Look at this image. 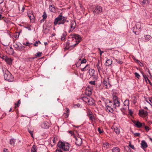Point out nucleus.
I'll return each instance as SVG.
<instances>
[{"label": "nucleus", "mask_w": 152, "mask_h": 152, "mask_svg": "<svg viewBox=\"0 0 152 152\" xmlns=\"http://www.w3.org/2000/svg\"><path fill=\"white\" fill-rule=\"evenodd\" d=\"M62 15V13L61 12L58 16L55 19L54 22V25L63 24L65 23L67 18L63 16Z\"/></svg>", "instance_id": "obj_1"}, {"label": "nucleus", "mask_w": 152, "mask_h": 152, "mask_svg": "<svg viewBox=\"0 0 152 152\" xmlns=\"http://www.w3.org/2000/svg\"><path fill=\"white\" fill-rule=\"evenodd\" d=\"M4 69L3 70V71L4 73V70L5 71V73L4 75V79L9 82L13 81L14 80V77L10 73L8 70L5 69Z\"/></svg>", "instance_id": "obj_2"}, {"label": "nucleus", "mask_w": 152, "mask_h": 152, "mask_svg": "<svg viewBox=\"0 0 152 152\" xmlns=\"http://www.w3.org/2000/svg\"><path fill=\"white\" fill-rule=\"evenodd\" d=\"M71 36L72 38L75 39L76 42V43L73 45L74 47H75L81 42L82 38L80 35L77 34H74Z\"/></svg>", "instance_id": "obj_3"}, {"label": "nucleus", "mask_w": 152, "mask_h": 152, "mask_svg": "<svg viewBox=\"0 0 152 152\" xmlns=\"http://www.w3.org/2000/svg\"><path fill=\"white\" fill-rule=\"evenodd\" d=\"M140 24L139 23H137L135 27L133 28V32L135 34H139V32H140L141 31V30H140L141 28Z\"/></svg>", "instance_id": "obj_4"}, {"label": "nucleus", "mask_w": 152, "mask_h": 152, "mask_svg": "<svg viewBox=\"0 0 152 152\" xmlns=\"http://www.w3.org/2000/svg\"><path fill=\"white\" fill-rule=\"evenodd\" d=\"M102 7L101 6H97L93 9L94 13L99 14L102 12Z\"/></svg>", "instance_id": "obj_5"}, {"label": "nucleus", "mask_w": 152, "mask_h": 152, "mask_svg": "<svg viewBox=\"0 0 152 152\" xmlns=\"http://www.w3.org/2000/svg\"><path fill=\"white\" fill-rule=\"evenodd\" d=\"M124 106L123 107L122 109H121V111H122V109L124 110H126L127 109H129V100L126 99L124 102Z\"/></svg>", "instance_id": "obj_6"}, {"label": "nucleus", "mask_w": 152, "mask_h": 152, "mask_svg": "<svg viewBox=\"0 0 152 152\" xmlns=\"http://www.w3.org/2000/svg\"><path fill=\"white\" fill-rule=\"evenodd\" d=\"M75 137L76 139V141H75V144L79 146H80L82 142V140L81 138L78 137Z\"/></svg>", "instance_id": "obj_7"}, {"label": "nucleus", "mask_w": 152, "mask_h": 152, "mask_svg": "<svg viewBox=\"0 0 152 152\" xmlns=\"http://www.w3.org/2000/svg\"><path fill=\"white\" fill-rule=\"evenodd\" d=\"M139 114L140 116H143L145 117L147 116L148 113L147 111H145L143 109H142L141 110H139Z\"/></svg>", "instance_id": "obj_8"}, {"label": "nucleus", "mask_w": 152, "mask_h": 152, "mask_svg": "<svg viewBox=\"0 0 152 152\" xmlns=\"http://www.w3.org/2000/svg\"><path fill=\"white\" fill-rule=\"evenodd\" d=\"M105 104L106 105L105 107V109L106 111L107 112H113L114 110V108H113V107H111L109 106V105H107L106 102L105 103Z\"/></svg>", "instance_id": "obj_9"}, {"label": "nucleus", "mask_w": 152, "mask_h": 152, "mask_svg": "<svg viewBox=\"0 0 152 152\" xmlns=\"http://www.w3.org/2000/svg\"><path fill=\"white\" fill-rule=\"evenodd\" d=\"M76 24L75 21L72 20L71 22L70 25V31H73L75 28Z\"/></svg>", "instance_id": "obj_10"}, {"label": "nucleus", "mask_w": 152, "mask_h": 152, "mask_svg": "<svg viewBox=\"0 0 152 152\" xmlns=\"http://www.w3.org/2000/svg\"><path fill=\"white\" fill-rule=\"evenodd\" d=\"M88 88L90 89V90L87 89L85 93L87 96H90L92 94L93 88L92 86H88Z\"/></svg>", "instance_id": "obj_11"}, {"label": "nucleus", "mask_w": 152, "mask_h": 152, "mask_svg": "<svg viewBox=\"0 0 152 152\" xmlns=\"http://www.w3.org/2000/svg\"><path fill=\"white\" fill-rule=\"evenodd\" d=\"M113 102L115 107V109L116 107H118L119 106L120 103L119 101V99L113 100Z\"/></svg>", "instance_id": "obj_12"}, {"label": "nucleus", "mask_w": 152, "mask_h": 152, "mask_svg": "<svg viewBox=\"0 0 152 152\" xmlns=\"http://www.w3.org/2000/svg\"><path fill=\"white\" fill-rule=\"evenodd\" d=\"M41 126L42 128L48 129L49 127V123L46 121L44 122L41 124Z\"/></svg>", "instance_id": "obj_13"}, {"label": "nucleus", "mask_w": 152, "mask_h": 152, "mask_svg": "<svg viewBox=\"0 0 152 152\" xmlns=\"http://www.w3.org/2000/svg\"><path fill=\"white\" fill-rule=\"evenodd\" d=\"M141 147L143 149L146 148L148 145L146 142L144 140L142 141L141 143Z\"/></svg>", "instance_id": "obj_14"}, {"label": "nucleus", "mask_w": 152, "mask_h": 152, "mask_svg": "<svg viewBox=\"0 0 152 152\" xmlns=\"http://www.w3.org/2000/svg\"><path fill=\"white\" fill-rule=\"evenodd\" d=\"M28 16L29 18L31 21L32 23L35 21V17L33 14L29 13L28 14Z\"/></svg>", "instance_id": "obj_15"}, {"label": "nucleus", "mask_w": 152, "mask_h": 152, "mask_svg": "<svg viewBox=\"0 0 152 152\" xmlns=\"http://www.w3.org/2000/svg\"><path fill=\"white\" fill-rule=\"evenodd\" d=\"M69 144L67 143L64 145V147L62 148L63 150L64 151H69Z\"/></svg>", "instance_id": "obj_16"}, {"label": "nucleus", "mask_w": 152, "mask_h": 152, "mask_svg": "<svg viewBox=\"0 0 152 152\" xmlns=\"http://www.w3.org/2000/svg\"><path fill=\"white\" fill-rule=\"evenodd\" d=\"M113 128L114 129V131L117 134H118L120 133V129L117 127L113 126Z\"/></svg>", "instance_id": "obj_17"}, {"label": "nucleus", "mask_w": 152, "mask_h": 152, "mask_svg": "<svg viewBox=\"0 0 152 152\" xmlns=\"http://www.w3.org/2000/svg\"><path fill=\"white\" fill-rule=\"evenodd\" d=\"M112 63V59H107L105 64V66H109Z\"/></svg>", "instance_id": "obj_18"}, {"label": "nucleus", "mask_w": 152, "mask_h": 152, "mask_svg": "<svg viewBox=\"0 0 152 152\" xmlns=\"http://www.w3.org/2000/svg\"><path fill=\"white\" fill-rule=\"evenodd\" d=\"M121 0H110V1L113 4L118 5L121 1Z\"/></svg>", "instance_id": "obj_19"}, {"label": "nucleus", "mask_w": 152, "mask_h": 152, "mask_svg": "<svg viewBox=\"0 0 152 152\" xmlns=\"http://www.w3.org/2000/svg\"><path fill=\"white\" fill-rule=\"evenodd\" d=\"M65 144L63 142H59L57 144V146L60 148L62 149L64 146Z\"/></svg>", "instance_id": "obj_20"}, {"label": "nucleus", "mask_w": 152, "mask_h": 152, "mask_svg": "<svg viewBox=\"0 0 152 152\" xmlns=\"http://www.w3.org/2000/svg\"><path fill=\"white\" fill-rule=\"evenodd\" d=\"M5 60L7 64L9 65H10L12 64V61L10 58H9L6 56L5 57Z\"/></svg>", "instance_id": "obj_21"}, {"label": "nucleus", "mask_w": 152, "mask_h": 152, "mask_svg": "<svg viewBox=\"0 0 152 152\" xmlns=\"http://www.w3.org/2000/svg\"><path fill=\"white\" fill-rule=\"evenodd\" d=\"M49 9L52 12H55L56 9L54 5H50L49 6Z\"/></svg>", "instance_id": "obj_22"}, {"label": "nucleus", "mask_w": 152, "mask_h": 152, "mask_svg": "<svg viewBox=\"0 0 152 152\" xmlns=\"http://www.w3.org/2000/svg\"><path fill=\"white\" fill-rule=\"evenodd\" d=\"M120 149L118 147H114L112 149V152H120Z\"/></svg>", "instance_id": "obj_23"}, {"label": "nucleus", "mask_w": 152, "mask_h": 152, "mask_svg": "<svg viewBox=\"0 0 152 152\" xmlns=\"http://www.w3.org/2000/svg\"><path fill=\"white\" fill-rule=\"evenodd\" d=\"M145 101L151 106L152 105V102L151 101V98H147L145 99Z\"/></svg>", "instance_id": "obj_24"}, {"label": "nucleus", "mask_w": 152, "mask_h": 152, "mask_svg": "<svg viewBox=\"0 0 152 152\" xmlns=\"http://www.w3.org/2000/svg\"><path fill=\"white\" fill-rule=\"evenodd\" d=\"M134 123L136 125V126L138 128H140L142 126V123L138 121H137V122Z\"/></svg>", "instance_id": "obj_25"}, {"label": "nucleus", "mask_w": 152, "mask_h": 152, "mask_svg": "<svg viewBox=\"0 0 152 152\" xmlns=\"http://www.w3.org/2000/svg\"><path fill=\"white\" fill-rule=\"evenodd\" d=\"M89 68V66L87 64L83 68L81 69V70L82 71H84L88 70Z\"/></svg>", "instance_id": "obj_26"}, {"label": "nucleus", "mask_w": 152, "mask_h": 152, "mask_svg": "<svg viewBox=\"0 0 152 152\" xmlns=\"http://www.w3.org/2000/svg\"><path fill=\"white\" fill-rule=\"evenodd\" d=\"M107 101L109 102V104H107V105H109V106L111 107H113V108H115V107L113 104V102H112V101L109 100H108Z\"/></svg>", "instance_id": "obj_27"}, {"label": "nucleus", "mask_w": 152, "mask_h": 152, "mask_svg": "<svg viewBox=\"0 0 152 152\" xmlns=\"http://www.w3.org/2000/svg\"><path fill=\"white\" fill-rule=\"evenodd\" d=\"M67 34L65 32H64V33L62 34V36H61V40H64L65 38V37L66 35Z\"/></svg>", "instance_id": "obj_28"}, {"label": "nucleus", "mask_w": 152, "mask_h": 152, "mask_svg": "<svg viewBox=\"0 0 152 152\" xmlns=\"http://www.w3.org/2000/svg\"><path fill=\"white\" fill-rule=\"evenodd\" d=\"M37 146L33 145L31 149V152H37Z\"/></svg>", "instance_id": "obj_29"}, {"label": "nucleus", "mask_w": 152, "mask_h": 152, "mask_svg": "<svg viewBox=\"0 0 152 152\" xmlns=\"http://www.w3.org/2000/svg\"><path fill=\"white\" fill-rule=\"evenodd\" d=\"M66 113H64V114L65 115L66 118H67L69 115V110L68 108H66Z\"/></svg>", "instance_id": "obj_30"}, {"label": "nucleus", "mask_w": 152, "mask_h": 152, "mask_svg": "<svg viewBox=\"0 0 152 152\" xmlns=\"http://www.w3.org/2000/svg\"><path fill=\"white\" fill-rule=\"evenodd\" d=\"M83 99L84 101L86 102L89 103L90 99L89 98L86 97H84Z\"/></svg>", "instance_id": "obj_31"}, {"label": "nucleus", "mask_w": 152, "mask_h": 152, "mask_svg": "<svg viewBox=\"0 0 152 152\" xmlns=\"http://www.w3.org/2000/svg\"><path fill=\"white\" fill-rule=\"evenodd\" d=\"M110 144L107 142H105L103 144V146L106 148H108Z\"/></svg>", "instance_id": "obj_32"}, {"label": "nucleus", "mask_w": 152, "mask_h": 152, "mask_svg": "<svg viewBox=\"0 0 152 152\" xmlns=\"http://www.w3.org/2000/svg\"><path fill=\"white\" fill-rule=\"evenodd\" d=\"M15 139H11L10 140V144L11 145H12L13 146H14V145H15Z\"/></svg>", "instance_id": "obj_33"}, {"label": "nucleus", "mask_w": 152, "mask_h": 152, "mask_svg": "<svg viewBox=\"0 0 152 152\" xmlns=\"http://www.w3.org/2000/svg\"><path fill=\"white\" fill-rule=\"evenodd\" d=\"M144 37L145 38V40H146L147 41H149L151 38V37L149 35H145Z\"/></svg>", "instance_id": "obj_34"}, {"label": "nucleus", "mask_w": 152, "mask_h": 152, "mask_svg": "<svg viewBox=\"0 0 152 152\" xmlns=\"http://www.w3.org/2000/svg\"><path fill=\"white\" fill-rule=\"evenodd\" d=\"M25 48V47L23 45H21L20 46H19V47L18 48V50L19 51H22L24 50Z\"/></svg>", "instance_id": "obj_35"}, {"label": "nucleus", "mask_w": 152, "mask_h": 152, "mask_svg": "<svg viewBox=\"0 0 152 152\" xmlns=\"http://www.w3.org/2000/svg\"><path fill=\"white\" fill-rule=\"evenodd\" d=\"M72 46H73L74 47V46H73V45H70V43H69V42H66V48L67 49H68V47H71Z\"/></svg>", "instance_id": "obj_36"}, {"label": "nucleus", "mask_w": 152, "mask_h": 152, "mask_svg": "<svg viewBox=\"0 0 152 152\" xmlns=\"http://www.w3.org/2000/svg\"><path fill=\"white\" fill-rule=\"evenodd\" d=\"M96 68L98 70V71L99 73H100V71L101 70V68L99 66V63H98L96 65Z\"/></svg>", "instance_id": "obj_37"}, {"label": "nucleus", "mask_w": 152, "mask_h": 152, "mask_svg": "<svg viewBox=\"0 0 152 152\" xmlns=\"http://www.w3.org/2000/svg\"><path fill=\"white\" fill-rule=\"evenodd\" d=\"M39 43L41 44V42L39 41H36L35 42L34 44V46H37L38 45Z\"/></svg>", "instance_id": "obj_38"}, {"label": "nucleus", "mask_w": 152, "mask_h": 152, "mask_svg": "<svg viewBox=\"0 0 152 152\" xmlns=\"http://www.w3.org/2000/svg\"><path fill=\"white\" fill-rule=\"evenodd\" d=\"M89 119L92 121L94 120V116L92 114H90L89 115Z\"/></svg>", "instance_id": "obj_39"}, {"label": "nucleus", "mask_w": 152, "mask_h": 152, "mask_svg": "<svg viewBox=\"0 0 152 152\" xmlns=\"http://www.w3.org/2000/svg\"><path fill=\"white\" fill-rule=\"evenodd\" d=\"M20 104V99L18 101V103H15V107H19V106Z\"/></svg>", "instance_id": "obj_40"}, {"label": "nucleus", "mask_w": 152, "mask_h": 152, "mask_svg": "<svg viewBox=\"0 0 152 152\" xmlns=\"http://www.w3.org/2000/svg\"><path fill=\"white\" fill-rule=\"evenodd\" d=\"M13 46L15 48H18L19 47V45H18V43L16 42L14 43Z\"/></svg>", "instance_id": "obj_41"}, {"label": "nucleus", "mask_w": 152, "mask_h": 152, "mask_svg": "<svg viewBox=\"0 0 152 152\" xmlns=\"http://www.w3.org/2000/svg\"><path fill=\"white\" fill-rule=\"evenodd\" d=\"M42 54V52H38L36 53L35 54V56L38 57H40L41 56Z\"/></svg>", "instance_id": "obj_42"}, {"label": "nucleus", "mask_w": 152, "mask_h": 152, "mask_svg": "<svg viewBox=\"0 0 152 152\" xmlns=\"http://www.w3.org/2000/svg\"><path fill=\"white\" fill-rule=\"evenodd\" d=\"M113 100H115V99H118V98L116 95H114L113 94Z\"/></svg>", "instance_id": "obj_43"}, {"label": "nucleus", "mask_w": 152, "mask_h": 152, "mask_svg": "<svg viewBox=\"0 0 152 152\" xmlns=\"http://www.w3.org/2000/svg\"><path fill=\"white\" fill-rule=\"evenodd\" d=\"M95 82L96 81L95 80L92 81H90L89 82V83L91 85H95Z\"/></svg>", "instance_id": "obj_44"}, {"label": "nucleus", "mask_w": 152, "mask_h": 152, "mask_svg": "<svg viewBox=\"0 0 152 152\" xmlns=\"http://www.w3.org/2000/svg\"><path fill=\"white\" fill-rule=\"evenodd\" d=\"M134 75L137 78H139L140 75L138 73L136 72H135L134 73Z\"/></svg>", "instance_id": "obj_45"}, {"label": "nucleus", "mask_w": 152, "mask_h": 152, "mask_svg": "<svg viewBox=\"0 0 152 152\" xmlns=\"http://www.w3.org/2000/svg\"><path fill=\"white\" fill-rule=\"evenodd\" d=\"M115 60L119 64H121L123 63L122 61L120 60L116 59Z\"/></svg>", "instance_id": "obj_46"}, {"label": "nucleus", "mask_w": 152, "mask_h": 152, "mask_svg": "<svg viewBox=\"0 0 152 152\" xmlns=\"http://www.w3.org/2000/svg\"><path fill=\"white\" fill-rule=\"evenodd\" d=\"M42 17L44 18V19H46L47 17V15L46 14V13L45 12H44L43 13V14L42 15Z\"/></svg>", "instance_id": "obj_47"}, {"label": "nucleus", "mask_w": 152, "mask_h": 152, "mask_svg": "<svg viewBox=\"0 0 152 152\" xmlns=\"http://www.w3.org/2000/svg\"><path fill=\"white\" fill-rule=\"evenodd\" d=\"M103 83L106 86V87H107V85L109 83H108L107 81L105 80H104L103 82Z\"/></svg>", "instance_id": "obj_48"}, {"label": "nucleus", "mask_w": 152, "mask_h": 152, "mask_svg": "<svg viewBox=\"0 0 152 152\" xmlns=\"http://www.w3.org/2000/svg\"><path fill=\"white\" fill-rule=\"evenodd\" d=\"M86 62V60L85 59L83 58V59L81 60V61L80 62L81 64H83V63H85Z\"/></svg>", "instance_id": "obj_49"}, {"label": "nucleus", "mask_w": 152, "mask_h": 152, "mask_svg": "<svg viewBox=\"0 0 152 152\" xmlns=\"http://www.w3.org/2000/svg\"><path fill=\"white\" fill-rule=\"evenodd\" d=\"M28 132H29L30 133V134L31 135V136L32 137H33V131H31L30 130H29L28 129Z\"/></svg>", "instance_id": "obj_50"}, {"label": "nucleus", "mask_w": 152, "mask_h": 152, "mask_svg": "<svg viewBox=\"0 0 152 152\" xmlns=\"http://www.w3.org/2000/svg\"><path fill=\"white\" fill-rule=\"evenodd\" d=\"M98 131L99 132V134H101L103 132V131L101 130L100 127L98 128Z\"/></svg>", "instance_id": "obj_51"}, {"label": "nucleus", "mask_w": 152, "mask_h": 152, "mask_svg": "<svg viewBox=\"0 0 152 152\" xmlns=\"http://www.w3.org/2000/svg\"><path fill=\"white\" fill-rule=\"evenodd\" d=\"M23 44L24 45L29 46L30 44L28 42H26V43H23Z\"/></svg>", "instance_id": "obj_52"}, {"label": "nucleus", "mask_w": 152, "mask_h": 152, "mask_svg": "<svg viewBox=\"0 0 152 152\" xmlns=\"http://www.w3.org/2000/svg\"><path fill=\"white\" fill-rule=\"evenodd\" d=\"M134 137H138L140 135V133H134Z\"/></svg>", "instance_id": "obj_53"}, {"label": "nucleus", "mask_w": 152, "mask_h": 152, "mask_svg": "<svg viewBox=\"0 0 152 152\" xmlns=\"http://www.w3.org/2000/svg\"><path fill=\"white\" fill-rule=\"evenodd\" d=\"M87 114L88 115H90V114H92L91 112V110L89 109H88L87 110Z\"/></svg>", "instance_id": "obj_54"}, {"label": "nucleus", "mask_w": 152, "mask_h": 152, "mask_svg": "<svg viewBox=\"0 0 152 152\" xmlns=\"http://www.w3.org/2000/svg\"><path fill=\"white\" fill-rule=\"evenodd\" d=\"M142 75L145 80H148V78L145 75H144L143 74H142Z\"/></svg>", "instance_id": "obj_55"}, {"label": "nucleus", "mask_w": 152, "mask_h": 152, "mask_svg": "<svg viewBox=\"0 0 152 152\" xmlns=\"http://www.w3.org/2000/svg\"><path fill=\"white\" fill-rule=\"evenodd\" d=\"M98 49L100 52V56H101L102 53H104V52L103 51H101L99 48H98Z\"/></svg>", "instance_id": "obj_56"}, {"label": "nucleus", "mask_w": 152, "mask_h": 152, "mask_svg": "<svg viewBox=\"0 0 152 152\" xmlns=\"http://www.w3.org/2000/svg\"><path fill=\"white\" fill-rule=\"evenodd\" d=\"M81 64L80 63H77L76 64V66L77 67H79L80 66H81Z\"/></svg>", "instance_id": "obj_57"}, {"label": "nucleus", "mask_w": 152, "mask_h": 152, "mask_svg": "<svg viewBox=\"0 0 152 152\" xmlns=\"http://www.w3.org/2000/svg\"><path fill=\"white\" fill-rule=\"evenodd\" d=\"M145 129L147 131H148L149 130V127L147 126H145Z\"/></svg>", "instance_id": "obj_58"}, {"label": "nucleus", "mask_w": 152, "mask_h": 152, "mask_svg": "<svg viewBox=\"0 0 152 152\" xmlns=\"http://www.w3.org/2000/svg\"><path fill=\"white\" fill-rule=\"evenodd\" d=\"M129 146L131 148L133 149H134V145H132L131 144H129Z\"/></svg>", "instance_id": "obj_59"}, {"label": "nucleus", "mask_w": 152, "mask_h": 152, "mask_svg": "<svg viewBox=\"0 0 152 152\" xmlns=\"http://www.w3.org/2000/svg\"><path fill=\"white\" fill-rule=\"evenodd\" d=\"M56 152H62L60 149H57L56 151Z\"/></svg>", "instance_id": "obj_60"}, {"label": "nucleus", "mask_w": 152, "mask_h": 152, "mask_svg": "<svg viewBox=\"0 0 152 152\" xmlns=\"http://www.w3.org/2000/svg\"><path fill=\"white\" fill-rule=\"evenodd\" d=\"M146 1H148V0H143V1L142 2V3L143 4H145L146 3Z\"/></svg>", "instance_id": "obj_61"}, {"label": "nucleus", "mask_w": 152, "mask_h": 152, "mask_svg": "<svg viewBox=\"0 0 152 152\" xmlns=\"http://www.w3.org/2000/svg\"><path fill=\"white\" fill-rule=\"evenodd\" d=\"M25 28H26L28 29V30H29V31H30V30H31V28L29 27V26H28V27H25Z\"/></svg>", "instance_id": "obj_62"}, {"label": "nucleus", "mask_w": 152, "mask_h": 152, "mask_svg": "<svg viewBox=\"0 0 152 152\" xmlns=\"http://www.w3.org/2000/svg\"><path fill=\"white\" fill-rule=\"evenodd\" d=\"M134 59L135 61L137 62V63H138L139 62H140L139 61L137 60V59H136L135 58H134Z\"/></svg>", "instance_id": "obj_63"}, {"label": "nucleus", "mask_w": 152, "mask_h": 152, "mask_svg": "<svg viewBox=\"0 0 152 152\" xmlns=\"http://www.w3.org/2000/svg\"><path fill=\"white\" fill-rule=\"evenodd\" d=\"M4 152H8L7 151V149L6 148H4Z\"/></svg>", "instance_id": "obj_64"}]
</instances>
